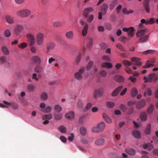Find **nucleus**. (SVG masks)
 <instances>
[{
	"label": "nucleus",
	"mask_w": 158,
	"mask_h": 158,
	"mask_svg": "<svg viewBox=\"0 0 158 158\" xmlns=\"http://www.w3.org/2000/svg\"><path fill=\"white\" fill-rule=\"evenodd\" d=\"M106 106L108 108H112L114 106V104L112 102H108L106 103Z\"/></svg>",
	"instance_id": "nucleus-52"
},
{
	"label": "nucleus",
	"mask_w": 158,
	"mask_h": 158,
	"mask_svg": "<svg viewBox=\"0 0 158 158\" xmlns=\"http://www.w3.org/2000/svg\"><path fill=\"white\" fill-rule=\"evenodd\" d=\"M92 131L93 132H100L98 129V128L97 127H93L92 129Z\"/></svg>",
	"instance_id": "nucleus-63"
},
{
	"label": "nucleus",
	"mask_w": 158,
	"mask_h": 158,
	"mask_svg": "<svg viewBox=\"0 0 158 158\" xmlns=\"http://www.w3.org/2000/svg\"><path fill=\"white\" fill-rule=\"evenodd\" d=\"M102 67L107 69H110L112 67V65L111 63L109 62H104L101 65Z\"/></svg>",
	"instance_id": "nucleus-27"
},
{
	"label": "nucleus",
	"mask_w": 158,
	"mask_h": 158,
	"mask_svg": "<svg viewBox=\"0 0 158 158\" xmlns=\"http://www.w3.org/2000/svg\"><path fill=\"white\" fill-rule=\"evenodd\" d=\"M24 29V27L21 25L17 24L14 29V33L15 35H18Z\"/></svg>",
	"instance_id": "nucleus-6"
},
{
	"label": "nucleus",
	"mask_w": 158,
	"mask_h": 158,
	"mask_svg": "<svg viewBox=\"0 0 158 158\" xmlns=\"http://www.w3.org/2000/svg\"><path fill=\"white\" fill-rule=\"evenodd\" d=\"M65 117L67 119L72 120L74 117V113L73 111H70L65 114Z\"/></svg>",
	"instance_id": "nucleus-15"
},
{
	"label": "nucleus",
	"mask_w": 158,
	"mask_h": 158,
	"mask_svg": "<svg viewBox=\"0 0 158 158\" xmlns=\"http://www.w3.org/2000/svg\"><path fill=\"white\" fill-rule=\"evenodd\" d=\"M105 27L106 29L110 30L112 28V26L110 24L107 23L105 25Z\"/></svg>",
	"instance_id": "nucleus-61"
},
{
	"label": "nucleus",
	"mask_w": 158,
	"mask_h": 158,
	"mask_svg": "<svg viewBox=\"0 0 158 158\" xmlns=\"http://www.w3.org/2000/svg\"><path fill=\"white\" fill-rule=\"evenodd\" d=\"M116 47L117 48L119 49L122 50L123 51L125 52V50L124 47L120 44H118L116 45Z\"/></svg>",
	"instance_id": "nucleus-59"
},
{
	"label": "nucleus",
	"mask_w": 158,
	"mask_h": 158,
	"mask_svg": "<svg viewBox=\"0 0 158 158\" xmlns=\"http://www.w3.org/2000/svg\"><path fill=\"white\" fill-rule=\"evenodd\" d=\"M119 108L123 112L125 111L127 109L126 106L123 104L120 105Z\"/></svg>",
	"instance_id": "nucleus-56"
},
{
	"label": "nucleus",
	"mask_w": 158,
	"mask_h": 158,
	"mask_svg": "<svg viewBox=\"0 0 158 158\" xmlns=\"http://www.w3.org/2000/svg\"><path fill=\"white\" fill-rule=\"evenodd\" d=\"M155 51L152 50H148L143 52V54L147 55L148 54H152Z\"/></svg>",
	"instance_id": "nucleus-58"
},
{
	"label": "nucleus",
	"mask_w": 158,
	"mask_h": 158,
	"mask_svg": "<svg viewBox=\"0 0 158 158\" xmlns=\"http://www.w3.org/2000/svg\"><path fill=\"white\" fill-rule=\"evenodd\" d=\"M131 96L135 97L138 94V90L136 88H133L131 90Z\"/></svg>",
	"instance_id": "nucleus-36"
},
{
	"label": "nucleus",
	"mask_w": 158,
	"mask_h": 158,
	"mask_svg": "<svg viewBox=\"0 0 158 158\" xmlns=\"http://www.w3.org/2000/svg\"><path fill=\"white\" fill-rule=\"evenodd\" d=\"M130 39H129V38H127L126 37L123 36H121L119 38V40L122 41L123 42H126V40H129Z\"/></svg>",
	"instance_id": "nucleus-55"
},
{
	"label": "nucleus",
	"mask_w": 158,
	"mask_h": 158,
	"mask_svg": "<svg viewBox=\"0 0 158 158\" xmlns=\"http://www.w3.org/2000/svg\"><path fill=\"white\" fill-rule=\"evenodd\" d=\"M54 108L56 111L58 112H60L62 110V107L59 105H56L55 106Z\"/></svg>",
	"instance_id": "nucleus-50"
},
{
	"label": "nucleus",
	"mask_w": 158,
	"mask_h": 158,
	"mask_svg": "<svg viewBox=\"0 0 158 158\" xmlns=\"http://www.w3.org/2000/svg\"><path fill=\"white\" fill-rule=\"evenodd\" d=\"M146 103L144 100H141L137 102L136 106V108L138 109H141L145 106Z\"/></svg>",
	"instance_id": "nucleus-8"
},
{
	"label": "nucleus",
	"mask_w": 158,
	"mask_h": 158,
	"mask_svg": "<svg viewBox=\"0 0 158 158\" xmlns=\"http://www.w3.org/2000/svg\"><path fill=\"white\" fill-rule=\"evenodd\" d=\"M118 3V0H112L109 4V9L112 10L114 9Z\"/></svg>",
	"instance_id": "nucleus-14"
},
{
	"label": "nucleus",
	"mask_w": 158,
	"mask_h": 158,
	"mask_svg": "<svg viewBox=\"0 0 158 158\" xmlns=\"http://www.w3.org/2000/svg\"><path fill=\"white\" fill-rule=\"evenodd\" d=\"M56 46L55 44L53 42H50L48 44L46 45L47 49L49 51L54 49Z\"/></svg>",
	"instance_id": "nucleus-22"
},
{
	"label": "nucleus",
	"mask_w": 158,
	"mask_h": 158,
	"mask_svg": "<svg viewBox=\"0 0 158 158\" xmlns=\"http://www.w3.org/2000/svg\"><path fill=\"white\" fill-rule=\"evenodd\" d=\"M102 59L104 61H109L110 60V59L109 56L106 55L103 56H102Z\"/></svg>",
	"instance_id": "nucleus-64"
},
{
	"label": "nucleus",
	"mask_w": 158,
	"mask_h": 158,
	"mask_svg": "<svg viewBox=\"0 0 158 158\" xmlns=\"http://www.w3.org/2000/svg\"><path fill=\"white\" fill-rule=\"evenodd\" d=\"M123 88L122 86H119L116 88L111 94V95L113 97L116 96L119 93V92Z\"/></svg>",
	"instance_id": "nucleus-18"
},
{
	"label": "nucleus",
	"mask_w": 158,
	"mask_h": 158,
	"mask_svg": "<svg viewBox=\"0 0 158 158\" xmlns=\"http://www.w3.org/2000/svg\"><path fill=\"white\" fill-rule=\"evenodd\" d=\"M88 28V24L86 23L82 31V34L83 36H85L86 35L87 33Z\"/></svg>",
	"instance_id": "nucleus-29"
},
{
	"label": "nucleus",
	"mask_w": 158,
	"mask_h": 158,
	"mask_svg": "<svg viewBox=\"0 0 158 158\" xmlns=\"http://www.w3.org/2000/svg\"><path fill=\"white\" fill-rule=\"evenodd\" d=\"M93 65V63L92 61H90L88 64L87 66V69L88 70H89L92 68Z\"/></svg>",
	"instance_id": "nucleus-57"
},
{
	"label": "nucleus",
	"mask_w": 158,
	"mask_h": 158,
	"mask_svg": "<svg viewBox=\"0 0 158 158\" xmlns=\"http://www.w3.org/2000/svg\"><path fill=\"white\" fill-rule=\"evenodd\" d=\"M35 88V86L34 85L32 84H30L27 86V89L29 91L33 92Z\"/></svg>",
	"instance_id": "nucleus-42"
},
{
	"label": "nucleus",
	"mask_w": 158,
	"mask_h": 158,
	"mask_svg": "<svg viewBox=\"0 0 158 158\" xmlns=\"http://www.w3.org/2000/svg\"><path fill=\"white\" fill-rule=\"evenodd\" d=\"M58 129L62 133H65L66 131V128L63 125L60 126L58 127Z\"/></svg>",
	"instance_id": "nucleus-53"
},
{
	"label": "nucleus",
	"mask_w": 158,
	"mask_h": 158,
	"mask_svg": "<svg viewBox=\"0 0 158 158\" xmlns=\"http://www.w3.org/2000/svg\"><path fill=\"white\" fill-rule=\"evenodd\" d=\"M44 39V34L41 32H38L36 35V42L39 46L43 45Z\"/></svg>",
	"instance_id": "nucleus-2"
},
{
	"label": "nucleus",
	"mask_w": 158,
	"mask_h": 158,
	"mask_svg": "<svg viewBox=\"0 0 158 158\" xmlns=\"http://www.w3.org/2000/svg\"><path fill=\"white\" fill-rule=\"evenodd\" d=\"M149 36L148 35H145L143 37H142L139 39V41L140 43H143L146 42L148 40Z\"/></svg>",
	"instance_id": "nucleus-40"
},
{
	"label": "nucleus",
	"mask_w": 158,
	"mask_h": 158,
	"mask_svg": "<svg viewBox=\"0 0 158 158\" xmlns=\"http://www.w3.org/2000/svg\"><path fill=\"white\" fill-rule=\"evenodd\" d=\"M83 106L82 101L81 100H79L77 104V106L79 109H81Z\"/></svg>",
	"instance_id": "nucleus-49"
},
{
	"label": "nucleus",
	"mask_w": 158,
	"mask_h": 158,
	"mask_svg": "<svg viewBox=\"0 0 158 158\" xmlns=\"http://www.w3.org/2000/svg\"><path fill=\"white\" fill-rule=\"evenodd\" d=\"M125 152L129 155L133 156L135 154V150L132 148H127L125 150Z\"/></svg>",
	"instance_id": "nucleus-21"
},
{
	"label": "nucleus",
	"mask_w": 158,
	"mask_h": 158,
	"mask_svg": "<svg viewBox=\"0 0 158 158\" xmlns=\"http://www.w3.org/2000/svg\"><path fill=\"white\" fill-rule=\"evenodd\" d=\"M2 51L5 55H8L9 53V51L8 48L5 46H3L2 48Z\"/></svg>",
	"instance_id": "nucleus-37"
},
{
	"label": "nucleus",
	"mask_w": 158,
	"mask_h": 158,
	"mask_svg": "<svg viewBox=\"0 0 158 158\" xmlns=\"http://www.w3.org/2000/svg\"><path fill=\"white\" fill-rule=\"evenodd\" d=\"M131 60L135 63L134 64L138 66H140L142 65V63L140 61V59L136 57H132L131 58Z\"/></svg>",
	"instance_id": "nucleus-9"
},
{
	"label": "nucleus",
	"mask_w": 158,
	"mask_h": 158,
	"mask_svg": "<svg viewBox=\"0 0 158 158\" xmlns=\"http://www.w3.org/2000/svg\"><path fill=\"white\" fill-rule=\"evenodd\" d=\"M114 78L115 81L119 82H123L124 81V78L121 76L117 75L114 77Z\"/></svg>",
	"instance_id": "nucleus-20"
},
{
	"label": "nucleus",
	"mask_w": 158,
	"mask_h": 158,
	"mask_svg": "<svg viewBox=\"0 0 158 158\" xmlns=\"http://www.w3.org/2000/svg\"><path fill=\"white\" fill-rule=\"evenodd\" d=\"M27 44L26 43H23L18 45L19 48L22 49H23L26 48L27 46Z\"/></svg>",
	"instance_id": "nucleus-54"
},
{
	"label": "nucleus",
	"mask_w": 158,
	"mask_h": 158,
	"mask_svg": "<svg viewBox=\"0 0 158 158\" xmlns=\"http://www.w3.org/2000/svg\"><path fill=\"white\" fill-rule=\"evenodd\" d=\"M52 115L51 114H45L43 115L42 117V119L43 120L46 119L50 120L52 118Z\"/></svg>",
	"instance_id": "nucleus-38"
},
{
	"label": "nucleus",
	"mask_w": 158,
	"mask_h": 158,
	"mask_svg": "<svg viewBox=\"0 0 158 158\" xmlns=\"http://www.w3.org/2000/svg\"><path fill=\"white\" fill-rule=\"evenodd\" d=\"M62 115L61 114H54V119L56 120H59L61 119Z\"/></svg>",
	"instance_id": "nucleus-46"
},
{
	"label": "nucleus",
	"mask_w": 158,
	"mask_h": 158,
	"mask_svg": "<svg viewBox=\"0 0 158 158\" xmlns=\"http://www.w3.org/2000/svg\"><path fill=\"white\" fill-rule=\"evenodd\" d=\"M127 33L129 39H130L134 35L135 29L133 27H129V30Z\"/></svg>",
	"instance_id": "nucleus-16"
},
{
	"label": "nucleus",
	"mask_w": 158,
	"mask_h": 158,
	"mask_svg": "<svg viewBox=\"0 0 158 158\" xmlns=\"http://www.w3.org/2000/svg\"><path fill=\"white\" fill-rule=\"evenodd\" d=\"M123 63L126 67H127V66H131L133 64V63L130 61L126 60H123Z\"/></svg>",
	"instance_id": "nucleus-41"
},
{
	"label": "nucleus",
	"mask_w": 158,
	"mask_h": 158,
	"mask_svg": "<svg viewBox=\"0 0 158 158\" xmlns=\"http://www.w3.org/2000/svg\"><path fill=\"white\" fill-rule=\"evenodd\" d=\"M93 10V8L90 7L85 8L83 12V15L85 18H87L89 13Z\"/></svg>",
	"instance_id": "nucleus-11"
},
{
	"label": "nucleus",
	"mask_w": 158,
	"mask_h": 158,
	"mask_svg": "<svg viewBox=\"0 0 158 158\" xmlns=\"http://www.w3.org/2000/svg\"><path fill=\"white\" fill-rule=\"evenodd\" d=\"M31 60L33 64H39L41 62V58L39 56L37 55L31 57Z\"/></svg>",
	"instance_id": "nucleus-7"
},
{
	"label": "nucleus",
	"mask_w": 158,
	"mask_h": 158,
	"mask_svg": "<svg viewBox=\"0 0 158 158\" xmlns=\"http://www.w3.org/2000/svg\"><path fill=\"white\" fill-rule=\"evenodd\" d=\"M153 61L148 60L146 61L145 65L143 66V69L148 68L151 67H154L155 65L153 64Z\"/></svg>",
	"instance_id": "nucleus-10"
},
{
	"label": "nucleus",
	"mask_w": 158,
	"mask_h": 158,
	"mask_svg": "<svg viewBox=\"0 0 158 158\" xmlns=\"http://www.w3.org/2000/svg\"><path fill=\"white\" fill-rule=\"evenodd\" d=\"M108 7V5L106 3H104L102 6L101 11L103 15L106 14Z\"/></svg>",
	"instance_id": "nucleus-19"
},
{
	"label": "nucleus",
	"mask_w": 158,
	"mask_h": 158,
	"mask_svg": "<svg viewBox=\"0 0 158 158\" xmlns=\"http://www.w3.org/2000/svg\"><path fill=\"white\" fill-rule=\"evenodd\" d=\"M85 71V68L81 67L79 71L75 73V78L78 80H81L82 78V74Z\"/></svg>",
	"instance_id": "nucleus-4"
},
{
	"label": "nucleus",
	"mask_w": 158,
	"mask_h": 158,
	"mask_svg": "<svg viewBox=\"0 0 158 158\" xmlns=\"http://www.w3.org/2000/svg\"><path fill=\"white\" fill-rule=\"evenodd\" d=\"M41 98L44 100H46L48 98V95L47 93L46 92H44L41 94Z\"/></svg>",
	"instance_id": "nucleus-45"
},
{
	"label": "nucleus",
	"mask_w": 158,
	"mask_h": 158,
	"mask_svg": "<svg viewBox=\"0 0 158 158\" xmlns=\"http://www.w3.org/2000/svg\"><path fill=\"white\" fill-rule=\"evenodd\" d=\"M6 22L9 24H12L14 23L13 18L10 16H6Z\"/></svg>",
	"instance_id": "nucleus-32"
},
{
	"label": "nucleus",
	"mask_w": 158,
	"mask_h": 158,
	"mask_svg": "<svg viewBox=\"0 0 158 158\" xmlns=\"http://www.w3.org/2000/svg\"><path fill=\"white\" fill-rule=\"evenodd\" d=\"M149 1L148 0H145L143 5L146 11L148 13L150 12V9L149 6Z\"/></svg>",
	"instance_id": "nucleus-13"
},
{
	"label": "nucleus",
	"mask_w": 158,
	"mask_h": 158,
	"mask_svg": "<svg viewBox=\"0 0 158 158\" xmlns=\"http://www.w3.org/2000/svg\"><path fill=\"white\" fill-rule=\"evenodd\" d=\"M103 89L101 88L98 89L96 90L94 93V97H96L98 96H102L103 95Z\"/></svg>",
	"instance_id": "nucleus-12"
},
{
	"label": "nucleus",
	"mask_w": 158,
	"mask_h": 158,
	"mask_svg": "<svg viewBox=\"0 0 158 158\" xmlns=\"http://www.w3.org/2000/svg\"><path fill=\"white\" fill-rule=\"evenodd\" d=\"M43 68L42 66L40 65H37L34 68V71L38 73H40L42 72Z\"/></svg>",
	"instance_id": "nucleus-33"
},
{
	"label": "nucleus",
	"mask_w": 158,
	"mask_h": 158,
	"mask_svg": "<svg viewBox=\"0 0 158 158\" xmlns=\"http://www.w3.org/2000/svg\"><path fill=\"white\" fill-rule=\"evenodd\" d=\"M122 11L123 14H129L132 13L134 12V11L132 10H128L126 8H124L123 9Z\"/></svg>",
	"instance_id": "nucleus-44"
},
{
	"label": "nucleus",
	"mask_w": 158,
	"mask_h": 158,
	"mask_svg": "<svg viewBox=\"0 0 158 158\" xmlns=\"http://www.w3.org/2000/svg\"><path fill=\"white\" fill-rule=\"evenodd\" d=\"M80 133L82 135H85L86 134V129L84 127H80Z\"/></svg>",
	"instance_id": "nucleus-43"
},
{
	"label": "nucleus",
	"mask_w": 158,
	"mask_h": 158,
	"mask_svg": "<svg viewBox=\"0 0 158 158\" xmlns=\"http://www.w3.org/2000/svg\"><path fill=\"white\" fill-rule=\"evenodd\" d=\"M143 148L144 149H147L150 150L153 148V145L150 143L144 144L143 145Z\"/></svg>",
	"instance_id": "nucleus-34"
},
{
	"label": "nucleus",
	"mask_w": 158,
	"mask_h": 158,
	"mask_svg": "<svg viewBox=\"0 0 158 158\" xmlns=\"http://www.w3.org/2000/svg\"><path fill=\"white\" fill-rule=\"evenodd\" d=\"M146 29H142L138 31L136 33V36L140 37L144 35L145 34Z\"/></svg>",
	"instance_id": "nucleus-26"
},
{
	"label": "nucleus",
	"mask_w": 158,
	"mask_h": 158,
	"mask_svg": "<svg viewBox=\"0 0 158 158\" xmlns=\"http://www.w3.org/2000/svg\"><path fill=\"white\" fill-rule=\"evenodd\" d=\"M31 14V10L28 9L21 10L16 13L17 15L21 18H26L29 17Z\"/></svg>",
	"instance_id": "nucleus-1"
},
{
	"label": "nucleus",
	"mask_w": 158,
	"mask_h": 158,
	"mask_svg": "<svg viewBox=\"0 0 158 158\" xmlns=\"http://www.w3.org/2000/svg\"><path fill=\"white\" fill-rule=\"evenodd\" d=\"M154 106L152 105H151L149 107L148 109L147 110V112L148 113V114H151L152 113V111L154 110Z\"/></svg>",
	"instance_id": "nucleus-51"
},
{
	"label": "nucleus",
	"mask_w": 158,
	"mask_h": 158,
	"mask_svg": "<svg viewBox=\"0 0 158 158\" xmlns=\"http://www.w3.org/2000/svg\"><path fill=\"white\" fill-rule=\"evenodd\" d=\"M97 126L100 132L102 131L104 129L105 125L104 123L101 122L97 125Z\"/></svg>",
	"instance_id": "nucleus-31"
},
{
	"label": "nucleus",
	"mask_w": 158,
	"mask_h": 158,
	"mask_svg": "<svg viewBox=\"0 0 158 158\" xmlns=\"http://www.w3.org/2000/svg\"><path fill=\"white\" fill-rule=\"evenodd\" d=\"M102 117L104 120L108 123H112V121L110 117L105 113L102 114Z\"/></svg>",
	"instance_id": "nucleus-25"
},
{
	"label": "nucleus",
	"mask_w": 158,
	"mask_h": 158,
	"mask_svg": "<svg viewBox=\"0 0 158 158\" xmlns=\"http://www.w3.org/2000/svg\"><path fill=\"white\" fill-rule=\"evenodd\" d=\"M3 103L8 106H11L12 108L14 110H16L18 107V105L17 104L15 103H11L8 102L6 101H4Z\"/></svg>",
	"instance_id": "nucleus-17"
},
{
	"label": "nucleus",
	"mask_w": 158,
	"mask_h": 158,
	"mask_svg": "<svg viewBox=\"0 0 158 158\" xmlns=\"http://www.w3.org/2000/svg\"><path fill=\"white\" fill-rule=\"evenodd\" d=\"M52 108L50 106H46L45 109L42 110V112L45 113H49L51 110Z\"/></svg>",
	"instance_id": "nucleus-47"
},
{
	"label": "nucleus",
	"mask_w": 158,
	"mask_h": 158,
	"mask_svg": "<svg viewBox=\"0 0 158 158\" xmlns=\"http://www.w3.org/2000/svg\"><path fill=\"white\" fill-rule=\"evenodd\" d=\"M4 35L6 37H10L11 35V33L10 30L8 29L5 30L4 32Z\"/></svg>",
	"instance_id": "nucleus-39"
},
{
	"label": "nucleus",
	"mask_w": 158,
	"mask_h": 158,
	"mask_svg": "<svg viewBox=\"0 0 158 158\" xmlns=\"http://www.w3.org/2000/svg\"><path fill=\"white\" fill-rule=\"evenodd\" d=\"M26 37L29 42V46H33L35 44V40L34 35L31 33H28L26 35Z\"/></svg>",
	"instance_id": "nucleus-5"
},
{
	"label": "nucleus",
	"mask_w": 158,
	"mask_h": 158,
	"mask_svg": "<svg viewBox=\"0 0 158 158\" xmlns=\"http://www.w3.org/2000/svg\"><path fill=\"white\" fill-rule=\"evenodd\" d=\"M65 36L68 39H73L74 36L73 31H70L66 32L65 34Z\"/></svg>",
	"instance_id": "nucleus-23"
},
{
	"label": "nucleus",
	"mask_w": 158,
	"mask_h": 158,
	"mask_svg": "<svg viewBox=\"0 0 158 158\" xmlns=\"http://www.w3.org/2000/svg\"><path fill=\"white\" fill-rule=\"evenodd\" d=\"M105 143V140L102 138L97 139L95 142V144L97 145H102L104 144Z\"/></svg>",
	"instance_id": "nucleus-28"
},
{
	"label": "nucleus",
	"mask_w": 158,
	"mask_h": 158,
	"mask_svg": "<svg viewBox=\"0 0 158 158\" xmlns=\"http://www.w3.org/2000/svg\"><path fill=\"white\" fill-rule=\"evenodd\" d=\"M147 118V113L145 112H142L140 115V118L141 120L143 121H146Z\"/></svg>",
	"instance_id": "nucleus-30"
},
{
	"label": "nucleus",
	"mask_w": 158,
	"mask_h": 158,
	"mask_svg": "<svg viewBox=\"0 0 158 158\" xmlns=\"http://www.w3.org/2000/svg\"><path fill=\"white\" fill-rule=\"evenodd\" d=\"M132 135L135 138L139 139L141 138V134L140 132L138 130H134L132 133Z\"/></svg>",
	"instance_id": "nucleus-24"
},
{
	"label": "nucleus",
	"mask_w": 158,
	"mask_h": 158,
	"mask_svg": "<svg viewBox=\"0 0 158 158\" xmlns=\"http://www.w3.org/2000/svg\"><path fill=\"white\" fill-rule=\"evenodd\" d=\"M151 125L150 124H148V125L145 131V132L146 134L148 135L150 134L151 132Z\"/></svg>",
	"instance_id": "nucleus-48"
},
{
	"label": "nucleus",
	"mask_w": 158,
	"mask_h": 158,
	"mask_svg": "<svg viewBox=\"0 0 158 158\" xmlns=\"http://www.w3.org/2000/svg\"><path fill=\"white\" fill-rule=\"evenodd\" d=\"M30 46L31 47L30 50L33 53H35L36 52V48L34 46H33V45Z\"/></svg>",
	"instance_id": "nucleus-60"
},
{
	"label": "nucleus",
	"mask_w": 158,
	"mask_h": 158,
	"mask_svg": "<svg viewBox=\"0 0 158 158\" xmlns=\"http://www.w3.org/2000/svg\"><path fill=\"white\" fill-rule=\"evenodd\" d=\"M94 19V15L91 14V15H90L89 16L87 21L88 22L90 23V22H91Z\"/></svg>",
	"instance_id": "nucleus-62"
},
{
	"label": "nucleus",
	"mask_w": 158,
	"mask_h": 158,
	"mask_svg": "<svg viewBox=\"0 0 158 158\" xmlns=\"http://www.w3.org/2000/svg\"><path fill=\"white\" fill-rule=\"evenodd\" d=\"M157 77L155 73H153L150 74L148 76V77L145 76L143 77L144 80V82L147 83L148 82H151L152 81H156L157 80Z\"/></svg>",
	"instance_id": "nucleus-3"
},
{
	"label": "nucleus",
	"mask_w": 158,
	"mask_h": 158,
	"mask_svg": "<svg viewBox=\"0 0 158 158\" xmlns=\"http://www.w3.org/2000/svg\"><path fill=\"white\" fill-rule=\"evenodd\" d=\"M53 24L55 27H60L63 25V23L61 21H56L54 22Z\"/></svg>",
	"instance_id": "nucleus-35"
}]
</instances>
